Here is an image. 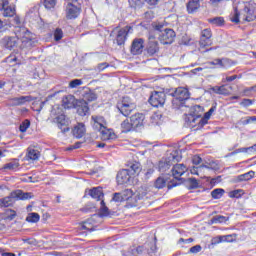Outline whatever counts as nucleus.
<instances>
[{
    "label": "nucleus",
    "mask_w": 256,
    "mask_h": 256,
    "mask_svg": "<svg viewBox=\"0 0 256 256\" xmlns=\"http://www.w3.org/2000/svg\"><path fill=\"white\" fill-rule=\"evenodd\" d=\"M16 37L6 36L2 39V45L11 51L14 47H17V40L23 39V41H33V35L25 27H17L15 30Z\"/></svg>",
    "instance_id": "1"
},
{
    "label": "nucleus",
    "mask_w": 256,
    "mask_h": 256,
    "mask_svg": "<svg viewBox=\"0 0 256 256\" xmlns=\"http://www.w3.org/2000/svg\"><path fill=\"white\" fill-rule=\"evenodd\" d=\"M174 99L172 100V105L174 109H183L187 108V99L191 97V93L185 87H178L175 89L174 93H172Z\"/></svg>",
    "instance_id": "2"
},
{
    "label": "nucleus",
    "mask_w": 256,
    "mask_h": 256,
    "mask_svg": "<svg viewBox=\"0 0 256 256\" xmlns=\"http://www.w3.org/2000/svg\"><path fill=\"white\" fill-rule=\"evenodd\" d=\"M181 160V152L179 150L172 151L166 159H162L158 163V169L161 173H165V171H168L170 169L171 165L173 163H179Z\"/></svg>",
    "instance_id": "3"
},
{
    "label": "nucleus",
    "mask_w": 256,
    "mask_h": 256,
    "mask_svg": "<svg viewBox=\"0 0 256 256\" xmlns=\"http://www.w3.org/2000/svg\"><path fill=\"white\" fill-rule=\"evenodd\" d=\"M187 173V166L184 164H176L172 168V177L174 179L170 180L168 184V189H173V187H177V185H181L183 183V179H181L182 175Z\"/></svg>",
    "instance_id": "4"
},
{
    "label": "nucleus",
    "mask_w": 256,
    "mask_h": 256,
    "mask_svg": "<svg viewBox=\"0 0 256 256\" xmlns=\"http://www.w3.org/2000/svg\"><path fill=\"white\" fill-rule=\"evenodd\" d=\"M117 109L124 117H129L135 111L136 106L129 97H124L122 101L117 103Z\"/></svg>",
    "instance_id": "5"
},
{
    "label": "nucleus",
    "mask_w": 256,
    "mask_h": 256,
    "mask_svg": "<svg viewBox=\"0 0 256 256\" xmlns=\"http://www.w3.org/2000/svg\"><path fill=\"white\" fill-rule=\"evenodd\" d=\"M203 107L201 105H194L189 108L188 117L185 118L186 123H195L197 119L203 116Z\"/></svg>",
    "instance_id": "6"
},
{
    "label": "nucleus",
    "mask_w": 256,
    "mask_h": 256,
    "mask_svg": "<svg viewBox=\"0 0 256 256\" xmlns=\"http://www.w3.org/2000/svg\"><path fill=\"white\" fill-rule=\"evenodd\" d=\"M81 14V5H77V0L69 2L66 6V19H77Z\"/></svg>",
    "instance_id": "7"
},
{
    "label": "nucleus",
    "mask_w": 256,
    "mask_h": 256,
    "mask_svg": "<svg viewBox=\"0 0 256 256\" xmlns=\"http://www.w3.org/2000/svg\"><path fill=\"white\" fill-rule=\"evenodd\" d=\"M165 99H167L165 92H154L149 98V103L152 107H163Z\"/></svg>",
    "instance_id": "8"
},
{
    "label": "nucleus",
    "mask_w": 256,
    "mask_h": 256,
    "mask_svg": "<svg viewBox=\"0 0 256 256\" xmlns=\"http://www.w3.org/2000/svg\"><path fill=\"white\" fill-rule=\"evenodd\" d=\"M175 31L173 29L165 28L162 33L159 35V40L163 45H171L175 41Z\"/></svg>",
    "instance_id": "9"
},
{
    "label": "nucleus",
    "mask_w": 256,
    "mask_h": 256,
    "mask_svg": "<svg viewBox=\"0 0 256 256\" xmlns=\"http://www.w3.org/2000/svg\"><path fill=\"white\" fill-rule=\"evenodd\" d=\"M132 29L133 28L131 26H126L118 31L116 35L117 45H125V41H127V35H129Z\"/></svg>",
    "instance_id": "10"
},
{
    "label": "nucleus",
    "mask_w": 256,
    "mask_h": 256,
    "mask_svg": "<svg viewBox=\"0 0 256 256\" xmlns=\"http://www.w3.org/2000/svg\"><path fill=\"white\" fill-rule=\"evenodd\" d=\"M145 41L143 38H136L133 40L131 45V53L132 55H141L143 53V48Z\"/></svg>",
    "instance_id": "11"
},
{
    "label": "nucleus",
    "mask_w": 256,
    "mask_h": 256,
    "mask_svg": "<svg viewBox=\"0 0 256 256\" xmlns=\"http://www.w3.org/2000/svg\"><path fill=\"white\" fill-rule=\"evenodd\" d=\"M91 125L95 131H100L107 125V121L103 116H91Z\"/></svg>",
    "instance_id": "12"
},
{
    "label": "nucleus",
    "mask_w": 256,
    "mask_h": 256,
    "mask_svg": "<svg viewBox=\"0 0 256 256\" xmlns=\"http://www.w3.org/2000/svg\"><path fill=\"white\" fill-rule=\"evenodd\" d=\"M15 201H17V194L12 191L8 196L0 199V207H13Z\"/></svg>",
    "instance_id": "13"
},
{
    "label": "nucleus",
    "mask_w": 256,
    "mask_h": 256,
    "mask_svg": "<svg viewBox=\"0 0 256 256\" xmlns=\"http://www.w3.org/2000/svg\"><path fill=\"white\" fill-rule=\"evenodd\" d=\"M78 115L80 117H85V115H89V104L85 100H77L76 106Z\"/></svg>",
    "instance_id": "14"
},
{
    "label": "nucleus",
    "mask_w": 256,
    "mask_h": 256,
    "mask_svg": "<svg viewBox=\"0 0 256 256\" xmlns=\"http://www.w3.org/2000/svg\"><path fill=\"white\" fill-rule=\"evenodd\" d=\"M132 175L129 173V170L122 169L117 174V182L119 185H125L128 181L131 180Z\"/></svg>",
    "instance_id": "15"
},
{
    "label": "nucleus",
    "mask_w": 256,
    "mask_h": 256,
    "mask_svg": "<svg viewBox=\"0 0 256 256\" xmlns=\"http://www.w3.org/2000/svg\"><path fill=\"white\" fill-rule=\"evenodd\" d=\"M56 123H58L59 129H62V133L69 131V119L64 114L56 117Z\"/></svg>",
    "instance_id": "16"
},
{
    "label": "nucleus",
    "mask_w": 256,
    "mask_h": 256,
    "mask_svg": "<svg viewBox=\"0 0 256 256\" xmlns=\"http://www.w3.org/2000/svg\"><path fill=\"white\" fill-rule=\"evenodd\" d=\"M30 101H33V98L31 96H20L11 98L10 104L12 105V107H18L19 105H25V103H30Z\"/></svg>",
    "instance_id": "17"
},
{
    "label": "nucleus",
    "mask_w": 256,
    "mask_h": 256,
    "mask_svg": "<svg viewBox=\"0 0 256 256\" xmlns=\"http://www.w3.org/2000/svg\"><path fill=\"white\" fill-rule=\"evenodd\" d=\"M143 121H145V115L141 113H136L130 117V122L132 123V127H134V129L143 127Z\"/></svg>",
    "instance_id": "18"
},
{
    "label": "nucleus",
    "mask_w": 256,
    "mask_h": 256,
    "mask_svg": "<svg viewBox=\"0 0 256 256\" xmlns=\"http://www.w3.org/2000/svg\"><path fill=\"white\" fill-rule=\"evenodd\" d=\"M153 36H149V42L147 45V53L150 56L155 55V53H159V43L155 40H153Z\"/></svg>",
    "instance_id": "19"
},
{
    "label": "nucleus",
    "mask_w": 256,
    "mask_h": 256,
    "mask_svg": "<svg viewBox=\"0 0 256 256\" xmlns=\"http://www.w3.org/2000/svg\"><path fill=\"white\" fill-rule=\"evenodd\" d=\"M77 99L73 95H67L62 99V107L64 109H73L77 105Z\"/></svg>",
    "instance_id": "20"
},
{
    "label": "nucleus",
    "mask_w": 256,
    "mask_h": 256,
    "mask_svg": "<svg viewBox=\"0 0 256 256\" xmlns=\"http://www.w3.org/2000/svg\"><path fill=\"white\" fill-rule=\"evenodd\" d=\"M72 133L76 139H81L85 133H87V129L85 128V124L83 123H78L77 125L74 126Z\"/></svg>",
    "instance_id": "21"
},
{
    "label": "nucleus",
    "mask_w": 256,
    "mask_h": 256,
    "mask_svg": "<svg viewBox=\"0 0 256 256\" xmlns=\"http://www.w3.org/2000/svg\"><path fill=\"white\" fill-rule=\"evenodd\" d=\"M243 21H247L248 23H251V21H255L256 18V14H255V10L250 9L249 7H244L243 9Z\"/></svg>",
    "instance_id": "22"
},
{
    "label": "nucleus",
    "mask_w": 256,
    "mask_h": 256,
    "mask_svg": "<svg viewBox=\"0 0 256 256\" xmlns=\"http://www.w3.org/2000/svg\"><path fill=\"white\" fill-rule=\"evenodd\" d=\"M146 195L147 193L144 192L141 194V190H139L138 195L132 194V197L129 198L127 204L129 205V207H137V201H139V199H143V197H145Z\"/></svg>",
    "instance_id": "23"
},
{
    "label": "nucleus",
    "mask_w": 256,
    "mask_h": 256,
    "mask_svg": "<svg viewBox=\"0 0 256 256\" xmlns=\"http://www.w3.org/2000/svg\"><path fill=\"white\" fill-rule=\"evenodd\" d=\"M212 42H211V39L209 38H200V41H199V51L200 53H207V51H212L213 48H210V49H206L205 50V47H209L211 46Z\"/></svg>",
    "instance_id": "24"
},
{
    "label": "nucleus",
    "mask_w": 256,
    "mask_h": 256,
    "mask_svg": "<svg viewBox=\"0 0 256 256\" xmlns=\"http://www.w3.org/2000/svg\"><path fill=\"white\" fill-rule=\"evenodd\" d=\"M167 183H169V178L167 176H159L154 182V187L156 189H164V187L167 186Z\"/></svg>",
    "instance_id": "25"
},
{
    "label": "nucleus",
    "mask_w": 256,
    "mask_h": 256,
    "mask_svg": "<svg viewBox=\"0 0 256 256\" xmlns=\"http://www.w3.org/2000/svg\"><path fill=\"white\" fill-rule=\"evenodd\" d=\"M2 11H3V12H2L3 17H15V13H16L15 6L10 5L9 2H8V4L3 8Z\"/></svg>",
    "instance_id": "26"
},
{
    "label": "nucleus",
    "mask_w": 256,
    "mask_h": 256,
    "mask_svg": "<svg viewBox=\"0 0 256 256\" xmlns=\"http://www.w3.org/2000/svg\"><path fill=\"white\" fill-rule=\"evenodd\" d=\"M89 195L92 199H96V201H101V199H103V189L93 188L89 191Z\"/></svg>",
    "instance_id": "27"
},
{
    "label": "nucleus",
    "mask_w": 256,
    "mask_h": 256,
    "mask_svg": "<svg viewBox=\"0 0 256 256\" xmlns=\"http://www.w3.org/2000/svg\"><path fill=\"white\" fill-rule=\"evenodd\" d=\"M27 157L28 159H31V161H37V159L41 157V152H39L37 148L29 147Z\"/></svg>",
    "instance_id": "28"
},
{
    "label": "nucleus",
    "mask_w": 256,
    "mask_h": 256,
    "mask_svg": "<svg viewBox=\"0 0 256 256\" xmlns=\"http://www.w3.org/2000/svg\"><path fill=\"white\" fill-rule=\"evenodd\" d=\"M14 193L17 195V201H25L27 199H31L33 195L29 192H23L22 190H14Z\"/></svg>",
    "instance_id": "29"
},
{
    "label": "nucleus",
    "mask_w": 256,
    "mask_h": 256,
    "mask_svg": "<svg viewBox=\"0 0 256 256\" xmlns=\"http://www.w3.org/2000/svg\"><path fill=\"white\" fill-rule=\"evenodd\" d=\"M199 7H201V4L199 3V0H190L187 3L188 13H195V11H197V9H199Z\"/></svg>",
    "instance_id": "30"
},
{
    "label": "nucleus",
    "mask_w": 256,
    "mask_h": 256,
    "mask_svg": "<svg viewBox=\"0 0 256 256\" xmlns=\"http://www.w3.org/2000/svg\"><path fill=\"white\" fill-rule=\"evenodd\" d=\"M101 134V139L103 141H109V139H111V135H113V133L111 132V129L107 128V125L104 126L103 128H100L98 130Z\"/></svg>",
    "instance_id": "31"
},
{
    "label": "nucleus",
    "mask_w": 256,
    "mask_h": 256,
    "mask_svg": "<svg viewBox=\"0 0 256 256\" xmlns=\"http://www.w3.org/2000/svg\"><path fill=\"white\" fill-rule=\"evenodd\" d=\"M121 129H122V133H129V131H133V129H135L133 127V124L131 122V119H126L121 123Z\"/></svg>",
    "instance_id": "32"
},
{
    "label": "nucleus",
    "mask_w": 256,
    "mask_h": 256,
    "mask_svg": "<svg viewBox=\"0 0 256 256\" xmlns=\"http://www.w3.org/2000/svg\"><path fill=\"white\" fill-rule=\"evenodd\" d=\"M129 174L130 175H135V173H140L141 172V163L139 162H131L129 164Z\"/></svg>",
    "instance_id": "33"
},
{
    "label": "nucleus",
    "mask_w": 256,
    "mask_h": 256,
    "mask_svg": "<svg viewBox=\"0 0 256 256\" xmlns=\"http://www.w3.org/2000/svg\"><path fill=\"white\" fill-rule=\"evenodd\" d=\"M211 91L213 93H216L217 95H229V89H227V86H214L211 88Z\"/></svg>",
    "instance_id": "34"
},
{
    "label": "nucleus",
    "mask_w": 256,
    "mask_h": 256,
    "mask_svg": "<svg viewBox=\"0 0 256 256\" xmlns=\"http://www.w3.org/2000/svg\"><path fill=\"white\" fill-rule=\"evenodd\" d=\"M95 99H97V94H95V92L88 90L85 91L83 94V99H81L80 101H85L87 103V101L89 103H91V101H95Z\"/></svg>",
    "instance_id": "35"
},
{
    "label": "nucleus",
    "mask_w": 256,
    "mask_h": 256,
    "mask_svg": "<svg viewBox=\"0 0 256 256\" xmlns=\"http://www.w3.org/2000/svg\"><path fill=\"white\" fill-rule=\"evenodd\" d=\"M186 187H188V189H197L199 188V180L195 179V178H188L187 180L184 181Z\"/></svg>",
    "instance_id": "36"
},
{
    "label": "nucleus",
    "mask_w": 256,
    "mask_h": 256,
    "mask_svg": "<svg viewBox=\"0 0 256 256\" xmlns=\"http://www.w3.org/2000/svg\"><path fill=\"white\" fill-rule=\"evenodd\" d=\"M40 219H41V216H39V214L35 212L29 213L28 216L26 217V221L28 223H39Z\"/></svg>",
    "instance_id": "37"
},
{
    "label": "nucleus",
    "mask_w": 256,
    "mask_h": 256,
    "mask_svg": "<svg viewBox=\"0 0 256 256\" xmlns=\"http://www.w3.org/2000/svg\"><path fill=\"white\" fill-rule=\"evenodd\" d=\"M3 169H8L9 171H17L19 169V161L14 160L4 165Z\"/></svg>",
    "instance_id": "38"
},
{
    "label": "nucleus",
    "mask_w": 256,
    "mask_h": 256,
    "mask_svg": "<svg viewBox=\"0 0 256 256\" xmlns=\"http://www.w3.org/2000/svg\"><path fill=\"white\" fill-rule=\"evenodd\" d=\"M223 195H225V190L222 188L214 189L211 192V196L213 199H221L223 197Z\"/></svg>",
    "instance_id": "39"
},
{
    "label": "nucleus",
    "mask_w": 256,
    "mask_h": 256,
    "mask_svg": "<svg viewBox=\"0 0 256 256\" xmlns=\"http://www.w3.org/2000/svg\"><path fill=\"white\" fill-rule=\"evenodd\" d=\"M255 177V172L254 171H249L245 174H242L238 176V181H249Z\"/></svg>",
    "instance_id": "40"
},
{
    "label": "nucleus",
    "mask_w": 256,
    "mask_h": 256,
    "mask_svg": "<svg viewBox=\"0 0 256 256\" xmlns=\"http://www.w3.org/2000/svg\"><path fill=\"white\" fill-rule=\"evenodd\" d=\"M109 208L105 205V201L101 200L100 202V217H108Z\"/></svg>",
    "instance_id": "41"
},
{
    "label": "nucleus",
    "mask_w": 256,
    "mask_h": 256,
    "mask_svg": "<svg viewBox=\"0 0 256 256\" xmlns=\"http://www.w3.org/2000/svg\"><path fill=\"white\" fill-rule=\"evenodd\" d=\"M132 9H141L143 7L144 0H128Z\"/></svg>",
    "instance_id": "42"
},
{
    "label": "nucleus",
    "mask_w": 256,
    "mask_h": 256,
    "mask_svg": "<svg viewBox=\"0 0 256 256\" xmlns=\"http://www.w3.org/2000/svg\"><path fill=\"white\" fill-rule=\"evenodd\" d=\"M4 215H5V219H7L8 221H13V219L17 217V212H15V210L8 209L6 210Z\"/></svg>",
    "instance_id": "43"
},
{
    "label": "nucleus",
    "mask_w": 256,
    "mask_h": 256,
    "mask_svg": "<svg viewBox=\"0 0 256 256\" xmlns=\"http://www.w3.org/2000/svg\"><path fill=\"white\" fill-rule=\"evenodd\" d=\"M209 23L212 25H216L217 27H221L225 23V19L223 17H215L209 20Z\"/></svg>",
    "instance_id": "44"
},
{
    "label": "nucleus",
    "mask_w": 256,
    "mask_h": 256,
    "mask_svg": "<svg viewBox=\"0 0 256 256\" xmlns=\"http://www.w3.org/2000/svg\"><path fill=\"white\" fill-rule=\"evenodd\" d=\"M152 27L155 31H159L160 33H163L165 31V23L164 22H154L152 23Z\"/></svg>",
    "instance_id": "45"
},
{
    "label": "nucleus",
    "mask_w": 256,
    "mask_h": 256,
    "mask_svg": "<svg viewBox=\"0 0 256 256\" xmlns=\"http://www.w3.org/2000/svg\"><path fill=\"white\" fill-rule=\"evenodd\" d=\"M228 219H229V217L217 215V216H214V217L211 219V223H227V220H228Z\"/></svg>",
    "instance_id": "46"
},
{
    "label": "nucleus",
    "mask_w": 256,
    "mask_h": 256,
    "mask_svg": "<svg viewBox=\"0 0 256 256\" xmlns=\"http://www.w3.org/2000/svg\"><path fill=\"white\" fill-rule=\"evenodd\" d=\"M256 118H253V116L241 118L238 121V125H249V123H255Z\"/></svg>",
    "instance_id": "47"
},
{
    "label": "nucleus",
    "mask_w": 256,
    "mask_h": 256,
    "mask_svg": "<svg viewBox=\"0 0 256 256\" xmlns=\"http://www.w3.org/2000/svg\"><path fill=\"white\" fill-rule=\"evenodd\" d=\"M29 127H31V122L26 119L20 124L19 130L21 131V133H26Z\"/></svg>",
    "instance_id": "48"
},
{
    "label": "nucleus",
    "mask_w": 256,
    "mask_h": 256,
    "mask_svg": "<svg viewBox=\"0 0 256 256\" xmlns=\"http://www.w3.org/2000/svg\"><path fill=\"white\" fill-rule=\"evenodd\" d=\"M241 13H239V10L237 9V7H234V14L231 15L230 20L232 21V23H240L239 17H240Z\"/></svg>",
    "instance_id": "49"
},
{
    "label": "nucleus",
    "mask_w": 256,
    "mask_h": 256,
    "mask_svg": "<svg viewBox=\"0 0 256 256\" xmlns=\"http://www.w3.org/2000/svg\"><path fill=\"white\" fill-rule=\"evenodd\" d=\"M120 193H121L122 199L124 201H128L130 197H133V190H131V189H126Z\"/></svg>",
    "instance_id": "50"
},
{
    "label": "nucleus",
    "mask_w": 256,
    "mask_h": 256,
    "mask_svg": "<svg viewBox=\"0 0 256 256\" xmlns=\"http://www.w3.org/2000/svg\"><path fill=\"white\" fill-rule=\"evenodd\" d=\"M44 7L46 9H54L57 5V0H43Z\"/></svg>",
    "instance_id": "51"
},
{
    "label": "nucleus",
    "mask_w": 256,
    "mask_h": 256,
    "mask_svg": "<svg viewBox=\"0 0 256 256\" xmlns=\"http://www.w3.org/2000/svg\"><path fill=\"white\" fill-rule=\"evenodd\" d=\"M83 85V80L81 79H74L72 81H70L69 83V87L70 89H77V87Z\"/></svg>",
    "instance_id": "52"
},
{
    "label": "nucleus",
    "mask_w": 256,
    "mask_h": 256,
    "mask_svg": "<svg viewBox=\"0 0 256 256\" xmlns=\"http://www.w3.org/2000/svg\"><path fill=\"white\" fill-rule=\"evenodd\" d=\"M256 151V144L254 146L248 148H239L236 151L232 152V155H236V153H247V151Z\"/></svg>",
    "instance_id": "53"
},
{
    "label": "nucleus",
    "mask_w": 256,
    "mask_h": 256,
    "mask_svg": "<svg viewBox=\"0 0 256 256\" xmlns=\"http://www.w3.org/2000/svg\"><path fill=\"white\" fill-rule=\"evenodd\" d=\"M112 201H114V203H123L124 200L121 192L114 193L112 197Z\"/></svg>",
    "instance_id": "54"
},
{
    "label": "nucleus",
    "mask_w": 256,
    "mask_h": 256,
    "mask_svg": "<svg viewBox=\"0 0 256 256\" xmlns=\"http://www.w3.org/2000/svg\"><path fill=\"white\" fill-rule=\"evenodd\" d=\"M55 41H61L63 39V30L61 28H57L54 32Z\"/></svg>",
    "instance_id": "55"
},
{
    "label": "nucleus",
    "mask_w": 256,
    "mask_h": 256,
    "mask_svg": "<svg viewBox=\"0 0 256 256\" xmlns=\"http://www.w3.org/2000/svg\"><path fill=\"white\" fill-rule=\"evenodd\" d=\"M201 39H211V30L204 29L201 33Z\"/></svg>",
    "instance_id": "56"
},
{
    "label": "nucleus",
    "mask_w": 256,
    "mask_h": 256,
    "mask_svg": "<svg viewBox=\"0 0 256 256\" xmlns=\"http://www.w3.org/2000/svg\"><path fill=\"white\" fill-rule=\"evenodd\" d=\"M241 191L243 190H234L230 192L229 197H231L232 199L233 198L239 199V197H241Z\"/></svg>",
    "instance_id": "57"
},
{
    "label": "nucleus",
    "mask_w": 256,
    "mask_h": 256,
    "mask_svg": "<svg viewBox=\"0 0 256 256\" xmlns=\"http://www.w3.org/2000/svg\"><path fill=\"white\" fill-rule=\"evenodd\" d=\"M233 65V61L229 60L228 58H223V69H229Z\"/></svg>",
    "instance_id": "58"
},
{
    "label": "nucleus",
    "mask_w": 256,
    "mask_h": 256,
    "mask_svg": "<svg viewBox=\"0 0 256 256\" xmlns=\"http://www.w3.org/2000/svg\"><path fill=\"white\" fill-rule=\"evenodd\" d=\"M201 161H203V160L201 159L200 156L195 155L192 157L193 165H201Z\"/></svg>",
    "instance_id": "59"
},
{
    "label": "nucleus",
    "mask_w": 256,
    "mask_h": 256,
    "mask_svg": "<svg viewBox=\"0 0 256 256\" xmlns=\"http://www.w3.org/2000/svg\"><path fill=\"white\" fill-rule=\"evenodd\" d=\"M107 67H109V63L103 62V63L98 64L97 69L99 71H105V69H107Z\"/></svg>",
    "instance_id": "60"
},
{
    "label": "nucleus",
    "mask_w": 256,
    "mask_h": 256,
    "mask_svg": "<svg viewBox=\"0 0 256 256\" xmlns=\"http://www.w3.org/2000/svg\"><path fill=\"white\" fill-rule=\"evenodd\" d=\"M201 249V245H195L190 248V253H200Z\"/></svg>",
    "instance_id": "61"
},
{
    "label": "nucleus",
    "mask_w": 256,
    "mask_h": 256,
    "mask_svg": "<svg viewBox=\"0 0 256 256\" xmlns=\"http://www.w3.org/2000/svg\"><path fill=\"white\" fill-rule=\"evenodd\" d=\"M241 105L243 107H249V105H253V100L251 99H244L242 102H241Z\"/></svg>",
    "instance_id": "62"
},
{
    "label": "nucleus",
    "mask_w": 256,
    "mask_h": 256,
    "mask_svg": "<svg viewBox=\"0 0 256 256\" xmlns=\"http://www.w3.org/2000/svg\"><path fill=\"white\" fill-rule=\"evenodd\" d=\"M81 148V142H76L74 145L67 148V151H73V149H80Z\"/></svg>",
    "instance_id": "63"
},
{
    "label": "nucleus",
    "mask_w": 256,
    "mask_h": 256,
    "mask_svg": "<svg viewBox=\"0 0 256 256\" xmlns=\"http://www.w3.org/2000/svg\"><path fill=\"white\" fill-rule=\"evenodd\" d=\"M144 17L145 19H153L155 15L153 14V11H147L146 13H144Z\"/></svg>",
    "instance_id": "64"
}]
</instances>
